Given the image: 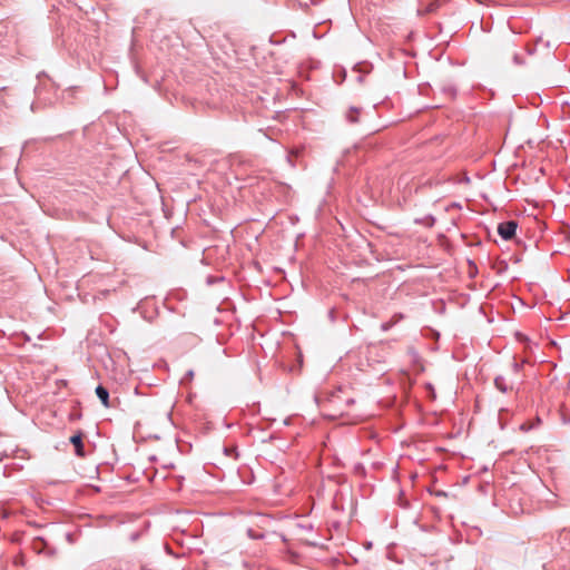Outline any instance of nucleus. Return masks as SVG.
I'll return each mask as SVG.
<instances>
[{"instance_id": "nucleus-1", "label": "nucleus", "mask_w": 570, "mask_h": 570, "mask_svg": "<svg viewBox=\"0 0 570 570\" xmlns=\"http://www.w3.org/2000/svg\"><path fill=\"white\" fill-rule=\"evenodd\" d=\"M518 224L514 220L504 222L499 224L498 233L503 239L508 240L514 236Z\"/></svg>"}, {"instance_id": "nucleus-2", "label": "nucleus", "mask_w": 570, "mask_h": 570, "mask_svg": "<svg viewBox=\"0 0 570 570\" xmlns=\"http://www.w3.org/2000/svg\"><path fill=\"white\" fill-rule=\"evenodd\" d=\"M96 394L100 399L104 406H109V392L104 386L99 385L96 387Z\"/></svg>"}, {"instance_id": "nucleus-3", "label": "nucleus", "mask_w": 570, "mask_h": 570, "mask_svg": "<svg viewBox=\"0 0 570 570\" xmlns=\"http://www.w3.org/2000/svg\"><path fill=\"white\" fill-rule=\"evenodd\" d=\"M70 442L75 445L76 448V453L80 456L83 455V444H82V435L79 433V434H76V435H72L70 438Z\"/></svg>"}, {"instance_id": "nucleus-4", "label": "nucleus", "mask_w": 570, "mask_h": 570, "mask_svg": "<svg viewBox=\"0 0 570 570\" xmlns=\"http://www.w3.org/2000/svg\"><path fill=\"white\" fill-rule=\"evenodd\" d=\"M495 386L503 393H505L508 390H511L512 386L508 385L504 382V379L502 376H499L495 379Z\"/></svg>"}, {"instance_id": "nucleus-5", "label": "nucleus", "mask_w": 570, "mask_h": 570, "mask_svg": "<svg viewBox=\"0 0 570 570\" xmlns=\"http://www.w3.org/2000/svg\"><path fill=\"white\" fill-rule=\"evenodd\" d=\"M45 541L40 538H37L33 540L32 542V547L36 551L40 552L42 550V548L45 547Z\"/></svg>"}, {"instance_id": "nucleus-6", "label": "nucleus", "mask_w": 570, "mask_h": 570, "mask_svg": "<svg viewBox=\"0 0 570 570\" xmlns=\"http://www.w3.org/2000/svg\"><path fill=\"white\" fill-rule=\"evenodd\" d=\"M354 114H356V110H355V111H354V110H353V111H351V112H350V115H348V118H350V120H351L352 122H356V121H357V117H356V115H354Z\"/></svg>"}, {"instance_id": "nucleus-7", "label": "nucleus", "mask_w": 570, "mask_h": 570, "mask_svg": "<svg viewBox=\"0 0 570 570\" xmlns=\"http://www.w3.org/2000/svg\"><path fill=\"white\" fill-rule=\"evenodd\" d=\"M392 326V323H385L382 325L383 331H387Z\"/></svg>"}]
</instances>
